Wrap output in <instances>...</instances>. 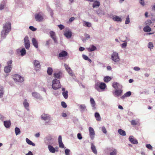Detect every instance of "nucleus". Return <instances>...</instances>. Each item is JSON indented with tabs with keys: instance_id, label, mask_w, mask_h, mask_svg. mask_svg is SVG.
Listing matches in <instances>:
<instances>
[{
	"instance_id": "9b49d317",
	"label": "nucleus",
	"mask_w": 155,
	"mask_h": 155,
	"mask_svg": "<svg viewBox=\"0 0 155 155\" xmlns=\"http://www.w3.org/2000/svg\"><path fill=\"white\" fill-rule=\"evenodd\" d=\"M129 141L134 144H137L138 142L137 140L134 138L133 136H130L129 138Z\"/></svg>"
},
{
	"instance_id": "0e129e2a",
	"label": "nucleus",
	"mask_w": 155,
	"mask_h": 155,
	"mask_svg": "<svg viewBox=\"0 0 155 155\" xmlns=\"http://www.w3.org/2000/svg\"><path fill=\"white\" fill-rule=\"evenodd\" d=\"M85 37L86 39H88L90 38V36L88 34H86L85 35Z\"/></svg>"
},
{
	"instance_id": "e2e57ef3",
	"label": "nucleus",
	"mask_w": 155,
	"mask_h": 155,
	"mask_svg": "<svg viewBox=\"0 0 155 155\" xmlns=\"http://www.w3.org/2000/svg\"><path fill=\"white\" fill-rule=\"evenodd\" d=\"M140 68L137 67H135L134 68V69L135 71H139L140 70Z\"/></svg>"
},
{
	"instance_id": "4468645a",
	"label": "nucleus",
	"mask_w": 155,
	"mask_h": 155,
	"mask_svg": "<svg viewBox=\"0 0 155 155\" xmlns=\"http://www.w3.org/2000/svg\"><path fill=\"white\" fill-rule=\"evenodd\" d=\"M41 118L42 120H50V117L48 114H44L41 115Z\"/></svg>"
},
{
	"instance_id": "412c9836",
	"label": "nucleus",
	"mask_w": 155,
	"mask_h": 155,
	"mask_svg": "<svg viewBox=\"0 0 155 155\" xmlns=\"http://www.w3.org/2000/svg\"><path fill=\"white\" fill-rule=\"evenodd\" d=\"M68 53L65 51H63L59 54V56L60 57H64L67 55Z\"/></svg>"
},
{
	"instance_id": "338daca9",
	"label": "nucleus",
	"mask_w": 155,
	"mask_h": 155,
	"mask_svg": "<svg viewBox=\"0 0 155 155\" xmlns=\"http://www.w3.org/2000/svg\"><path fill=\"white\" fill-rule=\"evenodd\" d=\"M62 138L61 136H59L58 137V142H62Z\"/></svg>"
},
{
	"instance_id": "2f4dec72",
	"label": "nucleus",
	"mask_w": 155,
	"mask_h": 155,
	"mask_svg": "<svg viewBox=\"0 0 155 155\" xmlns=\"http://www.w3.org/2000/svg\"><path fill=\"white\" fill-rule=\"evenodd\" d=\"M111 80V78L109 76H106L104 78V82H107Z\"/></svg>"
},
{
	"instance_id": "a211bd4d",
	"label": "nucleus",
	"mask_w": 155,
	"mask_h": 155,
	"mask_svg": "<svg viewBox=\"0 0 155 155\" xmlns=\"http://www.w3.org/2000/svg\"><path fill=\"white\" fill-rule=\"evenodd\" d=\"M64 66L68 73L70 74H72V71L70 67H69L68 65L67 64H65Z\"/></svg>"
},
{
	"instance_id": "ddd939ff",
	"label": "nucleus",
	"mask_w": 155,
	"mask_h": 155,
	"mask_svg": "<svg viewBox=\"0 0 155 155\" xmlns=\"http://www.w3.org/2000/svg\"><path fill=\"white\" fill-rule=\"evenodd\" d=\"M122 90H116L114 93V94L117 97L120 96L122 93Z\"/></svg>"
},
{
	"instance_id": "37998d69",
	"label": "nucleus",
	"mask_w": 155,
	"mask_h": 155,
	"mask_svg": "<svg viewBox=\"0 0 155 155\" xmlns=\"http://www.w3.org/2000/svg\"><path fill=\"white\" fill-rule=\"evenodd\" d=\"M32 95L35 98H38L39 96V94L36 92H33L32 93Z\"/></svg>"
},
{
	"instance_id": "4d7b16f0",
	"label": "nucleus",
	"mask_w": 155,
	"mask_h": 155,
	"mask_svg": "<svg viewBox=\"0 0 155 155\" xmlns=\"http://www.w3.org/2000/svg\"><path fill=\"white\" fill-rule=\"evenodd\" d=\"M139 2L142 6L144 5V0H140Z\"/></svg>"
},
{
	"instance_id": "20e7f679",
	"label": "nucleus",
	"mask_w": 155,
	"mask_h": 155,
	"mask_svg": "<svg viewBox=\"0 0 155 155\" xmlns=\"http://www.w3.org/2000/svg\"><path fill=\"white\" fill-rule=\"evenodd\" d=\"M106 84L103 82L97 83L95 85V88L98 91L99 88L102 90L104 89L106 87Z\"/></svg>"
},
{
	"instance_id": "f8f14e48",
	"label": "nucleus",
	"mask_w": 155,
	"mask_h": 155,
	"mask_svg": "<svg viewBox=\"0 0 155 155\" xmlns=\"http://www.w3.org/2000/svg\"><path fill=\"white\" fill-rule=\"evenodd\" d=\"M50 34L51 38L53 39L55 43L57 42V40L55 36V33L53 31H51L50 32Z\"/></svg>"
},
{
	"instance_id": "58836bf2",
	"label": "nucleus",
	"mask_w": 155,
	"mask_h": 155,
	"mask_svg": "<svg viewBox=\"0 0 155 155\" xmlns=\"http://www.w3.org/2000/svg\"><path fill=\"white\" fill-rule=\"evenodd\" d=\"M84 25L88 27H90L91 26V24L90 23L87 22L85 21H84Z\"/></svg>"
},
{
	"instance_id": "39448f33",
	"label": "nucleus",
	"mask_w": 155,
	"mask_h": 155,
	"mask_svg": "<svg viewBox=\"0 0 155 155\" xmlns=\"http://www.w3.org/2000/svg\"><path fill=\"white\" fill-rule=\"evenodd\" d=\"M12 62V60H10L7 62L8 66L5 67L4 68V71L5 73H8L11 71V69L12 68L11 64Z\"/></svg>"
},
{
	"instance_id": "8fccbe9b",
	"label": "nucleus",
	"mask_w": 155,
	"mask_h": 155,
	"mask_svg": "<svg viewBox=\"0 0 155 155\" xmlns=\"http://www.w3.org/2000/svg\"><path fill=\"white\" fill-rule=\"evenodd\" d=\"M61 105L64 108H66L67 107L66 104L65 102L64 101L61 102Z\"/></svg>"
},
{
	"instance_id": "f704fd0d",
	"label": "nucleus",
	"mask_w": 155,
	"mask_h": 155,
	"mask_svg": "<svg viewBox=\"0 0 155 155\" xmlns=\"http://www.w3.org/2000/svg\"><path fill=\"white\" fill-rule=\"evenodd\" d=\"M80 107L81 111H84L86 109V107L84 104H81Z\"/></svg>"
},
{
	"instance_id": "f3484780",
	"label": "nucleus",
	"mask_w": 155,
	"mask_h": 155,
	"mask_svg": "<svg viewBox=\"0 0 155 155\" xmlns=\"http://www.w3.org/2000/svg\"><path fill=\"white\" fill-rule=\"evenodd\" d=\"M4 126L6 128H9L10 127L11 123L10 120H8L7 121H5L4 122Z\"/></svg>"
},
{
	"instance_id": "473e14b6",
	"label": "nucleus",
	"mask_w": 155,
	"mask_h": 155,
	"mask_svg": "<svg viewBox=\"0 0 155 155\" xmlns=\"http://www.w3.org/2000/svg\"><path fill=\"white\" fill-rule=\"evenodd\" d=\"M68 91H65L63 92L62 93L63 97L66 99L68 98Z\"/></svg>"
},
{
	"instance_id": "680f3d73",
	"label": "nucleus",
	"mask_w": 155,
	"mask_h": 155,
	"mask_svg": "<svg viewBox=\"0 0 155 155\" xmlns=\"http://www.w3.org/2000/svg\"><path fill=\"white\" fill-rule=\"evenodd\" d=\"M75 19V18L74 17H72L70 18L69 19V21L70 22H72L73 21H74Z\"/></svg>"
},
{
	"instance_id": "f257e3e1",
	"label": "nucleus",
	"mask_w": 155,
	"mask_h": 155,
	"mask_svg": "<svg viewBox=\"0 0 155 155\" xmlns=\"http://www.w3.org/2000/svg\"><path fill=\"white\" fill-rule=\"evenodd\" d=\"M11 23L9 22H6L3 27V29L1 32L2 35L4 36L8 34L11 30Z\"/></svg>"
},
{
	"instance_id": "69168bd1",
	"label": "nucleus",
	"mask_w": 155,
	"mask_h": 155,
	"mask_svg": "<svg viewBox=\"0 0 155 155\" xmlns=\"http://www.w3.org/2000/svg\"><path fill=\"white\" fill-rule=\"evenodd\" d=\"M84 50V47H80L79 48V50L80 51H82Z\"/></svg>"
},
{
	"instance_id": "a878e982",
	"label": "nucleus",
	"mask_w": 155,
	"mask_h": 155,
	"mask_svg": "<svg viewBox=\"0 0 155 155\" xmlns=\"http://www.w3.org/2000/svg\"><path fill=\"white\" fill-rule=\"evenodd\" d=\"M26 141L27 143L28 144L32 145L33 146H35V144L34 143H33L28 138H26Z\"/></svg>"
},
{
	"instance_id": "5fc2aeb1",
	"label": "nucleus",
	"mask_w": 155,
	"mask_h": 155,
	"mask_svg": "<svg viewBox=\"0 0 155 155\" xmlns=\"http://www.w3.org/2000/svg\"><path fill=\"white\" fill-rule=\"evenodd\" d=\"M82 56L83 59L86 60H87L89 58L87 56L84 54H83Z\"/></svg>"
},
{
	"instance_id": "dca6fc26",
	"label": "nucleus",
	"mask_w": 155,
	"mask_h": 155,
	"mask_svg": "<svg viewBox=\"0 0 155 155\" xmlns=\"http://www.w3.org/2000/svg\"><path fill=\"white\" fill-rule=\"evenodd\" d=\"M131 93L130 91H128L125 94L121 97V99H123L125 98L126 97H129L131 95Z\"/></svg>"
},
{
	"instance_id": "3c124183",
	"label": "nucleus",
	"mask_w": 155,
	"mask_h": 155,
	"mask_svg": "<svg viewBox=\"0 0 155 155\" xmlns=\"http://www.w3.org/2000/svg\"><path fill=\"white\" fill-rule=\"evenodd\" d=\"M117 153V151L114 149L113 151L110 153V155H116Z\"/></svg>"
},
{
	"instance_id": "6e6552de",
	"label": "nucleus",
	"mask_w": 155,
	"mask_h": 155,
	"mask_svg": "<svg viewBox=\"0 0 155 155\" xmlns=\"http://www.w3.org/2000/svg\"><path fill=\"white\" fill-rule=\"evenodd\" d=\"M89 135L92 139H93L94 137L95 132L94 129L91 127L89 128Z\"/></svg>"
},
{
	"instance_id": "0eeeda50",
	"label": "nucleus",
	"mask_w": 155,
	"mask_h": 155,
	"mask_svg": "<svg viewBox=\"0 0 155 155\" xmlns=\"http://www.w3.org/2000/svg\"><path fill=\"white\" fill-rule=\"evenodd\" d=\"M112 59L114 61L116 62L119 61L118 54L116 52H114L111 56Z\"/></svg>"
},
{
	"instance_id": "f03ea898",
	"label": "nucleus",
	"mask_w": 155,
	"mask_h": 155,
	"mask_svg": "<svg viewBox=\"0 0 155 155\" xmlns=\"http://www.w3.org/2000/svg\"><path fill=\"white\" fill-rule=\"evenodd\" d=\"M52 87L54 90L59 89L61 87L60 81L56 79H54L52 81Z\"/></svg>"
},
{
	"instance_id": "423d86ee",
	"label": "nucleus",
	"mask_w": 155,
	"mask_h": 155,
	"mask_svg": "<svg viewBox=\"0 0 155 155\" xmlns=\"http://www.w3.org/2000/svg\"><path fill=\"white\" fill-rule=\"evenodd\" d=\"M25 46L26 49H29L30 47V41L28 36H26L24 39Z\"/></svg>"
},
{
	"instance_id": "c756f323",
	"label": "nucleus",
	"mask_w": 155,
	"mask_h": 155,
	"mask_svg": "<svg viewBox=\"0 0 155 155\" xmlns=\"http://www.w3.org/2000/svg\"><path fill=\"white\" fill-rule=\"evenodd\" d=\"M23 105L26 109H28L29 106V104L28 102H27V100L26 99L23 102Z\"/></svg>"
},
{
	"instance_id": "6e6d98bb",
	"label": "nucleus",
	"mask_w": 155,
	"mask_h": 155,
	"mask_svg": "<svg viewBox=\"0 0 155 155\" xmlns=\"http://www.w3.org/2000/svg\"><path fill=\"white\" fill-rule=\"evenodd\" d=\"M70 150L68 149H66L65 150V153L66 155H69Z\"/></svg>"
},
{
	"instance_id": "49530a36",
	"label": "nucleus",
	"mask_w": 155,
	"mask_h": 155,
	"mask_svg": "<svg viewBox=\"0 0 155 155\" xmlns=\"http://www.w3.org/2000/svg\"><path fill=\"white\" fill-rule=\"evenodd\" d=\"M146 147L150 150H152L153 147L150 144H147L146 145Z\"/></svg>"
},
{
	"instance_id": "bf43d9fd",
	"label": "nucleus",
	"mask_w": 155,
	"mask_h": 155,
	"mask_svg": "<svg viewBox=\"0 0 155 155\" xmlns=\"http://www.w3.org/2000/svg\"><path fill=\"white\" fill-rule=\"evenodd\" d=\"M58 26L61 30H62L64 28V26L62 25H60Z\"/></svg>"
},
{
	"instance_id": "de8ad7c7",
	"label": "nucleus",
	"mask_w": 155,
	"mask_h": 155,
	"mask_svg": "<svg viewBox=\"0 0 155 155\" xmlns=\"http://www.w3.org/2000/svg\"><path fill=\"white\" fill-rule=\"evenodd\" d=\"M59 147L62 148H64V145L62 142H58Z\"/></svg>"
},
{
	"instance_id": "5701e85b",
	"label": "nucleus",
	"mask_w": 155,
	"mask_h": 155,
	"mask_svg": "<svg viewBox=\"0 0 155 155\" xmlns=\"http://www.w3.org/2000/svg\"><path fill=\"white\" fill-rule=\"evenodd\" d=\"M112 19L113 20L115 21L120 22L122 21V19L121 18L117 16H115Z\"/></svg>"
},
{
	"instance_id": "2eb2a0df",
	"label": "nucleus",
	"mask_w": 155,
	"mask_h": 155,
	"mask_svg": "<svg viewBox=\"0 0 155 155\" xmlns=\"http://www.w3.org/2000/svg\"><path fill=\"white\" fill-rule=\"evenodd\" d=\"M64 35L68 38H70L72 35V32L69 30L66 31L64 32Z\"/></svg>"
},
{
	"instance_id": "13d9d810",
	"label": "nucleus",
	"mask_w": 155,
	"mask_h": 155,
	"mask_svg": "<svg viewBox=\"0 0 155 155\" xmlns=\"http://www.w3.org/2000/svg\"><path fill=\"white\" fill-rule=\"evenodd\" d=\"M77 137L78 139H79V140H81L82 138L81 134L80 133H78V134Z\"/></svg>"
},
{
	"instance_id": "4be33fe9",
	"label": "nucleus",
	"mask_w": 155,
	"mask_h": 155,
	"mask_svg": "<svg viewBox=\"0 0 155 155\" xmlns=\"http://www.w3.org/2000/svg\"><path fill=\"white\" fill-rule=\"evenodd\" d=\"M48 148L49 151L52 153H54L55 152V148L52 146L49 145L48 146Z\"/></svg>"
},
{
	"instance_id": "09e8293b",
	"label": "nucleus",
	"mask_w": 155,
	"mask_h": 155,
	"mask_svg": "<svg viewBox=\"0 0 155 155\" xmlns=\"http://www.w3.org/2000/svg\"><path fill=\"white\" fill-rule=\"evenodd\" d=\"M153 47V43L151 42H150L148 45V47L150 49L152 48Z\"/></svg>"
},
{
	"instance_id": "e433bc0d",
	"label": "nucleus",
	"mask_w": 155,
	"mask_h": 155,
	"mask_svg": "<svg viewBox=\"0 0 155 155\" xmlns=\"http://www.w3.org/2000/svg\"><path fill=\"white\" fill-rule=\"evenodd\" d=\"M15 134L16 135L20 134L21 132L19 128L17 127L15 128Z\"/></svg>"
},
{
	"instance_id": "c9c22d12",
	"label": "nucleus",
	"mask_w": 155,
	"mask_h": 155,
	"mask_svg": "<svg viewBox=\"0 0 155 155\" xmlns=\"http://www.w3.org/2000/svg\"><path fill=\"white\" fill-rule=\"evenodd\" d=\"M90 101L92 106L94 107L95 105V103L93 98H91Z\"/></svg>"
},
{
	"instance_id": "a18cd8bd",
	"label": "nucleus",
	"mask_w": 155,
	"mask_h": 155,
	"mask_svg": "<svg viewBox=\"0 0 155 155\" xmlns=\"http://www.w3.org/2000/svg\"><path fill=\"white\" fill-rule=\"evenodd\" d=\"M131 124L132 125H136L137 124V122L135 120H132L131 121Z\"/></svg>"
},
{
	"instance_id": "79ce46f5",
	"label": "nucleus",
	"mask_w": 155,
	"mask_h": 155,
	"mask_svg": "<svg viewBox=\"0 0 155 155\" xmlns=\"http://www.w3.org/2000/svg\"><path fill=\"white\" fill-rule=\"evenodd\" d=\"M3 94V89L2 87H0V98L2 97Z\"/></svg>"
},
{
	"instance_id": "864d4df0",
	"label": "nucleus",
	"mask_w": 155,
	"mask_h": 155,
	"mask_svg": "<svg viewBox=\"0 0 155 155\" xmlns=\"http://www.w3.org/2000/svg\"><path fill=\"white\" fill-rule=\"evenodd\" d=\"M127 45V43L126 42L123 43L121 45V47L123 48H125L126 47Z\"/></svg>"
},
{
	"instance_id": "603ef678",
	"label": "nucleus",
	"mask_w": 155,
	"mask_h": 155,
	"mask_svg": "<svg viewBox=\"0 0 155 155\" xmlns=\"http://www.w3.org/2000/svg\"><path fill=\"white\" fill-rule=\"evenodd\" d=\"M29 28L30 30H31L33 31H35L37 29L36 28H34L33 26H30Z\"/></svg>"
},
{
	"instance_id": "b1692460",
	"label": "nucleus",
	"mask_w": 155,
	"mask_h": 155,
	"mask_svg": "<svg viewBox=\"0 0 155 155\" xmlns=\"http://www.w3.org/2000/svg\"><path fill=\"white\" fill-rule=\"evenodd\" d=\"M143 31L146 32H150L151 31V28L149 26H146L143 28Z\"/></svg>"
},
{
	"instance_id": "6ab92c4d",
	"label": "nucleus",
	"mask_w": 155,
	"mask_h": 155,
	"mask_svg": "<svg viewBox=\"0 0 155 155\" xmlns=\"http://www.w3.org/2000/svg\"><path fill=\"white\" fill-rule=\"evenodd\" d=\"M32 43L33 45L36 48L38 47V42L34 38L32 39Z\"/></svg>"
},
{
	"instance_id": "a19ab883",
	"label": "nucleus",
	"mask_w": 155,
	"mask_h": 155,
	"mask_svg": "<svg viewBox=\"0 0 155 155\" xmlns=\"http://www.w3.org/2000/svg\"><path fill=\"white\" fill-rule=\"evenodd\" d=\"M20 52L21 53V55L22 56L26 54V50L24 48L22 49Z\"/></svg>"
},
{
	"instance_id": "cd10ccee",
	"label": "nucleus",
	"mask_w": 155,
	"mask_h": 155,
	"mask_svg": "<svg viewBox=\"0 0 155 155\" xmlns=\"http://www.w3.org/2000/svg\"><path fill=\"white\" fill-rule=\"evenodd\" d=\"M95 117L96 118V119L97 121H100L101 120V117L99 113L96 112L95 114Z\"/></svg>"
},
{
	"instance_id": "ea45409f",
	"label": "nucleus",
	"mask_w": 155,
	"mask_h": 155,
	"mask_svg": "<svg viewBox=\"0 0 155 155\" xmlns=\"http://www.w3.org/2000/svg\"><path fill=\"white\" fill-rule=\"evenodd\" d=\"M119 84L117 82H114L112 84L113 87L115 89H117L118 88V85Z\"/></svg>"
},
{
	"instance_id": "7ed1b4c3",
	"label": "nucleus",
	"mask_w": 155,
	"mask_h": 155,
	"mask_svg": "<svg viewBox=\"0 0 155 155\" xmlns=\"http://www.w3.org/2000/svg\"><path fill=\"white\" fill-rule=\"evenodd\" d=\"M12 78L15 81L17 82H22L24 80L23 78L17 74L13 75Z\"/></svg>"
},
{
	"instance_id": "4c0bfd02",
	"label": "nucleus",
	"mask_w": 155,
	"mask_h": 155,
	"mask_svg": "<svg viewBox=\"0 0 155 155\" xmlns=\"http://www.w3.org/2000/svg\"><path fill=\"white\" fill-rule=\"evenodd\" d=\"M151 21L149 19L147 20L145 22V25L146 26H149L152 23Z\"/></svg>"
},
{
	"instance_id": "1a4fd4ad",
	"label": "nucleus",
	"mask_w": 155,
	"mask_h": 155,
	"mask_svg": "<svg viewBox=\"0 0 155 155\" xmlns=\"http://www.w3.org/2000/svg\"><path fill=\"white\" fill-rule=\"evenodd\" d=\"M35 18L37 21H42L43 19V16L39 14H36L35 15Z\"/></svg>"
},
{
	"instance_id": "774afa93",
	"label": "nucleus",
	"mask_w": 155,
	"mask_h": 155,
	"mask_svg": "<svg viewBox=\"0 0 155 155\" xmlns=\"http://www.w3.org/2000/svg\"><path fill=\"white\" fill-rule=\"evenodd\" d=\"M26 155H33L32 153L29 151L28 153L26 154Z\"/></svg>"
},
{
	"instance_id": "c03bdc74",
	"label": "nucleus",
	"mask_w": 155,
	"mask_h": 155,
	"mask_svg": "<svg viewBox=\"0 0 155 155\" xmlns=\"http://www.w3.org/2000/svg\"><path fill=\"white\" fill-rule=\"evenodd\" d=\"M130 18L129 15H128L127 16L126 18V20L125 21V24H128L130 22Z\"/></svg>"
},
{
	"instance_id": "7c9ffc66",
	"label": "nucleus",
	"mask_w": 155,
	"mask_h": 155,
	"mask_svg": "<svg viewBox=\"0 0 155 155\" xmlns=\"http://www.w3.org/2000/svg\"><path fill=\"white\" fill-rule=\"evenodd\" d=\"M91 149L93 153L95 154H97V151L94 145H92L91 147Z\"/></svg>"
},
{
	"instance_id": "bb28decb",
	"label": "nucleus",
	"mask_w": 155,
	"mask_h": 155,
	"mask_svg": "<svg viewBox=\"0 0 155 155\" xmlns=\"http://www.w3.org/2000/svg\"><path fill=\"white\" fill-rule=\"evenodd\" d=\"M96 48L94 45H92L91 48H87L88 51L89 52L92 51H95L96 49Z\"/></svg>"
},
{
	"instance_id": "393cba45",
	"label": "nucleus",
	"mask_w": 155,
	"mask_h": 155,
	"mask_svg": "<svg viewBox=\"0 0 155 155\" xmlns=\"http://www.w3.org/2000/svg\"><path fill=\"white\" fill-rule=\"evenodd\" d=\"M34 64L35 66L37 68H39L41 67L39 61L37 60H35L34 61Z\"/></svg>"
},
{
	"instance_id": "72a5a7b5",
	"label": "nucleus",
	"mask_w": 155,
	"mask_h": 155,
	"mask_svg": "<svg viewBox=\"0 0 155 155\" xmlns=\"http://www.w3.org/2000/svg\"><path fill=\"white\" fill-rule=\"evenodd\" d=\"M53 69L51 68H48L47 70L48 74L49 75H51L53 72Z\"/></svg>"
},
{
	"instance_id": "aec40b11",
	"label": "nucleus",
	"mask_w": 155,
	"mask_h": 155,
	"mask_svg": "<svg viewBox=\"0 0 155 155\" xmlns=\"http://www.w3.org/2000/svg\"><path fill=\"white\" fill-rule=\"evenodd\" d=\"M100 3L99 2L97 1H94L93 4L92 6L93 8H97L100 5Z\"/></svg>"
},
{
	"instance_id": "052dcab7",
	"label": "nucleus",
	"mask_w": 155,
	"mask_h": 155,
	"mask_svg": "<svg viewBox=\"0 0 155 155\" xmlns=\"http://www.w3.org/2000/svg\"><path fill=\"white\" fill-rule=\"evenodd\" d=\"M102 130L103 132L105 134L106 133L107 131L106 128L104 127H103L102 128Z\"/></svg>"
},
{
	"instance_id": "c85d7f7f",
	"label": "nucleus",
	"mask_w": 155,
	"mask_h": 155,
	"mask_svg": "<svg viewBox=\"0 0 155 155\" xmlns=\"http://www.w3.org/2000/svg\"><path fill=\"white\" fill-rule=\"evenodd\" d=\"M118 132L122 136H124L126 135V133L125 131L121 129H119L118 130Z\"/></svg>"
},
{
	"instance_id": "9d476101",
	"label": "nucleus",
	"mask_w": 155,
	"mask_h": 155,
	"mask_svg": "<svg viewBox=\"0 0 155 155\" xmlns=\"http://www.w3.org/2000/svg\"><path fill=\"white\" fill-rule=\"evenodd\" d=\"M62 73L61 71H59L58 72H56L54 74V78L60 79L62 77Z\"/></svg>"
}]
</instances>
